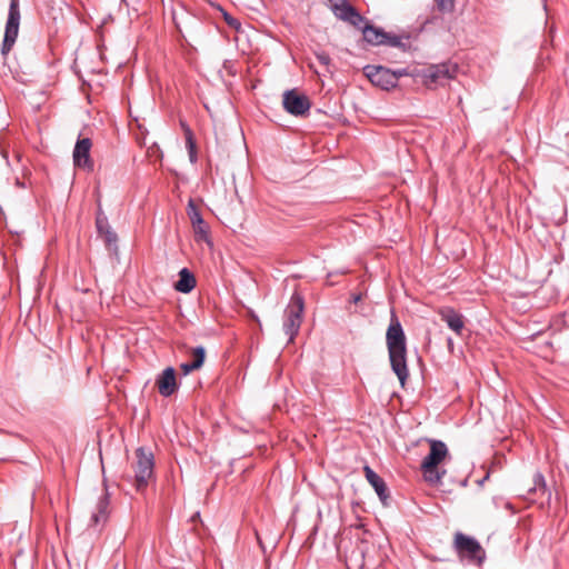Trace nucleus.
<instances>
[{"label": "nucleus", "mask_w": 569, "mask_h": 569, "mask_svg": "<svg viewBox=\"0 0 569 569\" xmlns=\"http://www.w3.org/2000/svg\"><path fill=\"white\" fill-rule=\"evenodd\" d=\"M386 340L391 369L398 377L401 386H403L409 377L406 358V336L402 326L393 311L391 312V319L387 329Z\"/></svg>", "instance_id": "nucleus-1"}, {"label": "nucleus", "mask_w": 569, "mask_h": 569, "mask_svg": "<svg viewBox=\"0 0 569 569\" xmlns=\"http://www.w3.org/2000/svg\"><path fill=\"white\" fill-rule=\"evenodd\" d=\"M430 452L421 462V470L425 480L431 485H439L446 475V470H440L438 466L448 456L447 445L441 440L429 439Z\"/></svg>", "instance_id": "nucleus-2"}, {"label": "nucleus", "mask_w": 569, "mask_h": 569, "mask_svg": "<svg viewBox=\"0 0 569 569\" xmlns=\"http://www.w3.org/2000/svg\"><path fill=\"white\" fill-rule=\"evenodd\" d=\"M305 309V301L301 295L295 292L284 310L283 331L291 342L298 335L302 323V315Z\"/></svg>", "instance_id": "nucleus-3"}, {"label": "nucleus", "mask_w": 569, "mask_h": 569, "mask_svg": "<svg viewBox=\"0 0 569 569\" xmlns=\"http://www.w3.org/2000/svg\"><path fill=\"white\" fill-rule=\"evenodd\" d=\"M153 455L151 451L140 447L136 450V461L132 465L134 471V486L141 491L147 488L149 480L153 477Z\"/></svg>", "instance_id": "nucleus-4"}, {"label": "nucleus", "mask_w": 569, "mask_h": 569, "mask_svg": "<svg viewBox=\"0 0 569 569\" xmlns=\"http://www.w3.org/2000/svg\"><path fill=\"white\" fill-rule=\"evenodd\" d=\"M455 547L460 558L467 559L469 562L480 566L486 557L481 545L472 537L461 532L455 536Z\"/></svg>", "instance_id": "nucleus-5"}, {"label": "nucleus", "mask_w": 569, "mask_h": 569, "mask_svg": "<svg viewBox=\"0 0 569 569\" xmlns=\"http://www.w3.org/2000/svg\"><path fill=\"white\" fill-rule=\"evenodd\" d=\"M19 0H10L4 37L1 46L2 56H7L16 43L20 26Z\"/></svg>", "instance_id": "nucleus-6"}, {"label": "nucleus", "mask_w": 569, "mask_h": 569, "mask_svg": "<svg viewBox=\"0 0 569 569\" xmlns=\"http://www.w3.org/2000/svg\"><path fill=\"white\" fill-rule=\"evenodd\" d=\"M365 74L373 86L389 90L397 86L399 77L405 74V70L391 71L381 66H367Z\"/></svg>", "instance_id": "nucleus-7"}, {"label": "nucleus", "mask_w": 569, "mask_h": 569, "mask_svg": "<svg viewBox=\"0 0 569 569\" xmlns=\"http://www.w3.org/2000/svg\"><path fill=\"white\" fill-rule=\"evenodd\" d=\"M457 73V66L452 63L433 64L422 71L423 83L431 88L443 84Z\"/></svg>", "instance_id": "nucleus-8"}, {"label": "nucleus", "mask_w": 569, "mask_h": 569, "mask_svg": "<svg viewBox=\"0 0 569 569\" xmlns=\"http://www.w3.org/2000/svg\"><path fill=\"white\" fill-rule=\"evenodd\" d=\"M282 104L288 113L297 117L308 113L311 107L308 97L299 94L296 90H288L283 93Z\"/></svg>", "instance_id": "nucleus-9"}, {"label": "nucleus", "mask_w": 569, "mask_h": 569, "mask_svg": "<svg viewBox=\"0 0 569 569\" xmlns=\"http://www.w3.org/2000/svg\"><path fill=\"white\" fill-rule=\"evenodd\" d=\"M362 28L363 39L373 46L379 44H390L392 47H397L400 44L399 38L395 36H389L383 30L378 29L376 27L365 24Z\"/></svg>", "instance_id": "nucleus-10"}, {"label": "nucleus", "mask_w": 569, "mask_h": 569, "mask_svg": "<svg viewBox=\"0 0 569 569\" xmlns=\"http://www.w3.org/2000/svg\"><path fill=\"white\" fill-rule=\"evenodd\" d=\"M92 143L89 138L78 139L73 149V163L76 167L91 170L93 167L90 158Z\"/></svg>", "instance_id": "nucleus-11"}, {"label": "nucleus", "mask_w": 569, "mask_h": 569, "mask_svg": "<svg viewBox=\"0 0 569 569\" xmlns=\"http://www.w3.org/2000/svg\"><path fill=\"white\" fill-rule=\"evenodd\" d=\"M187 214L191 221L197 240L208 241V226L202 219V216L197 206L194 204L193 200H189L188 202Z\"/></svg>", "instance_id": "nucleus-12"}, {"label": "nucleus", "mask_w": 569, "mask_h": 569, "mask_svg": "<svg viewBox=\"0 0 569 569\" xmlns=\"http://www.w3.org/2000/svg\"><path fill=\"white\" fill-rule=\"evenodd\" d=\"M156 385L158 387L159 393L162 397L172 396L178 388L174 368L167 367L157 378Z\"/></svg>", "instance_id": "nucleus-13"}, {"label": "nucleus", "mask_w": 569, "mask_h": 569, "mask_svg": "<svg viewBox=\"0 0 569 569\" xmlns=\"http://www.w3.org/2000/svg\"><path fill=\"white\" fill-rule=\"evenodd\" d=\"M363 472L367 481L372 486L381 502L386 505L389 495L385 480L378 476L369 466L363 467Z\"/></svg>", "instance_id": "nucleus-14"}, {"label": "nucleus", "mask_w": 569, "mask_h": 569, "mask_svg": "<svg viewBox=\"0 0 569 569\" xmlns=\"http://www.w3.org/2000/svg\"><path fill=\"white\" fill-rule=\"evenodd\" d=\"M336 16L358 28L365 22L359 12L345 0H341L340 6H336Z\"/></svg>", "instance_id": "nucleus-15"}, {"label": "nucleus", "mask_w": 569, "mask_h": 569, "mask_svg": "<svg viewBox=\"0 0 569 569\" xmlns=\"http://www.w3.org/2000/svg\"><path fill=\"white\" fill-rule=\"evenodd\" d=\"M96 227L98 233L104 238V241L108 247L114 246L117 243L118 237L117 233L112 230L109 224L107 216L99 210L96 217Z\"/></svg>", "instance_id": "nucleus-16"}, {"label": "nucleus", "mask_w": 569, "mask_h": 569, "mask_svg": "<svg viewBox=\"0 0 569 569\" xmlns=\"http://www.w3.org/2000/svg\"><path fill=\"white\" fill-rule=\"evenodd\" d=\"M440 319L458 336L462 333L465 328L463 317L452 308H443L439 310Z\"/></svg>", "instance_id": "nucleus-17"}, {"label": "nucleus", "mask_w": 569, "mask_h": 569, "mask_svg": "<svg viewBox=\"0 0 569 569\" xmlns=\"http://www.w3.org/2000/svg\"><path fill=\"white\" fill-rule=\"evenodd\" d=\"M109 495L107 490L99 497L96 509L91 515V522L94 526H98L100 523H104L108 519V508H109Z\"/></svg>", "instance_id": "nucleus-18"}, {"label": "nucleus", "mask_w": 569, "mask_h": 569, "mask_svg": "<svg viewBox=\"0 0 569 569\" xmlns=\"http://www.w3.org/2000/svg\"><path fill=\"white\" fill-rule=\"evenodd\" d=\"M196 287L194 276L187 269L182 268L179 272V280L174 284V289L182 293L190 292Z\"/></svg>", "instance_id": "nucleus-19"}, {"label": "nucleus", "mask_w": 569, "mask_h": 569, "mask_svg": "<svg viewBox=\"0 0 569 569\" xmlns=\"http://www.w3.org/2000/svg\"><path fill=\"white\" fill-rule=\"evenodd\" d=\"M529 493L537 495L539 493L540 497L548 496L550 497V492L547 489V483L545 480V477L541 472H536L533 476V487L529 489Z\"/></svg>", "instance_id": "nucleus-20"}, {"label": "nucleus", "mask_w": 569, "mask_h": 569, "mask_svg": "<svg viewBox=\"0 0 569 569\" xmlns=\"http://www.w3.org/2000/svg\"><path fill=\"white\" fill-rule=\"evenodd\" d=\"M186 133H187V147L189 150L190 161L196 162L197 161L196 143L193 141L192 133H191L190 129H188V128L186 130Z\"/></svg>", "instance_id": "nucleus-21"}, {"label": "nucleus", "mask_w": 569, "mask_h": 569, "mask_svg": "<svg viewBox=\"0 0 569 569\" xmlns=\"http://www.w3.org/2000/svg\"><path fill=\"white\" fill-rule=\"evenodd\" d=\"M437 9L442 13H449L455 8V0H435Z\"/></svg>", "instance_id": "nucleus-22"}, {"label": "nucleus", "mask_w": 569, "mask_h": 569, "mask_svg": "<svg viewBox=\"0 0 569 569\" xmlns=\"http://www.w3.org/2000/svg\"><path fill=\"white\" fill-rule=\"evenodd\" d=\"M200 368H201L200 359H198L197 361L183 362L180 365V369L183 372V375H186V376L194 370L200 369Z\"/></svg>", "instance_id": "nucleus-23"}, {"label": "nucleus", "mask_w": 569, "mask_h": 569, "mask_svg": "<svg viewBox=\"0 0 569 569\" xmlns=\"http://www.w3.org/2000/svg\"><path fill=\"white\" fill-rule=\"evenodd\" d=\"M190 353L192 357V361H197L198 359H200L201 366L203 365L204 359H206V349L202 346L192 348L190 350Z\"/></svg>", "instance_id": "nucleus-24"}, {"label": "nucleus", "mask_w": 569, "mask_h": 569, "mask_svg": "<svg viewBox=\"0 0 569 569\" xmlns=\"http://www.w3.org/2000/svg\"><path fill=\"white\" fill-rule=\"evenodd\" d=\"M224 20L227 22V24L236 30H239L240 27H241V23L238 21V19L231 17L230 14L228 13H224Z\"/></svg>", "instance_id": "nucleus-25"}, {"label": "nucleus", "mask_w": 569, "mask_h": 569, "mask_svg": "<svg viewBox=\"0 0 569 569\" xmlns=\"http://www.w3.org/2000/svg\"><path fill=\"white\" fill-rule=\"evenodd\" d=\"M317 59L318 61L323 64V66H329L330 63V57L328 53L326 52H319L317 53Z\"/></svg>", "instance_id": "nucleus-26"}, {"label": "nucleus", "mask_w": 569, "mask_h": 569, "mask_svg": "<svg viewBox=\"0 0 569 569\" xmlns=\"http://www.w3.org/2000/svg\"><path fill=\"white\" fill-rule=\"evenodd\" d=\"M488 478H489V473H487L486 477L479 481V485H482Z\"/></svg>", "instance_id": "nucleus-27"}, {"label": "nucleus", "mask_w": 569, "mask_h": 569, "mask_svg": "<svg viewBox=\"0 0 569 569\" xmlns=\"http://www.w3.org/2000/svg\"><path fill=\"white\" fill-rule=\"evenodd\" d=\"M360 299H361V296H360V295H359V296H355V297H353V301H355V302H358Z\"/></svg>", "instance_id": "nucleus-28"}]
</instances>
